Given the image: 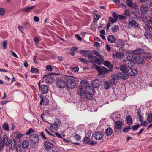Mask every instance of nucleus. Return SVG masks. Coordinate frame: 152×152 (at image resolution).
<instances>
[{
	"label": "nucleus",
	"mask_w": 152,
	"mask_h": 152,
	"mask_svg": "<svg viewBox=\"0 0 152 152\" xmlns=\"http://www.w3.org/2000/svg\"><path fill=\"white\" fill-rule=\"evenodd\" d=\"M25 135L30 136L29 139L32 143H35L38 142V137L36 135L35 131L32 128H30Z\"/></svg>",
	"instance_id": "f257e3e1"
},
{
	"label": "nucleus",
	"mask_w": 152,
	"mask_h": 152,
	"mask_svg": "<svg viewBox=\"0 0 152 152\" xmlns=\"http://www.w3.org/2000/svg\"><path fill=\"white\" fill-rule=\"evenodd\" d=\"M72 77L75 78V77L69 75H66L64 77V79L66 82L68 87L70 88L73 89L75 86L76 83L75 80L72 78Z\"/></svg>",
	"instance_id": "f03ea898"
},
{
	"label": "nucleus",
	"mask_w": 152,
	"mask_h": 152,
	"mask_svg": "<svg viewBox=\"0 0 152 152\" xmlns=\"http://www.w3.org/2000/svg\"><path fill=\"white\" fill-rule=\"evenodd\" d=\"M96 68L97 69L98 75H102L103 76H105L107 73L108 72H109V70L105 67H102V68L98 66L97 65L96 66Z\"/></svg>",
	"instance_id": "7ed1b4c3"
},
{
	"label": "nucleus",
	"mask_w": 152,
	"mask_h": 152,
	"mask_svg": "<svg viewBox=\"0 0 152 152\" xmlns=\"http://www.w3.org/2000/svg\"><path fill=\"white\" fill-rule=\"evenodd\" d=\"M42 78L45 82L48 84H52L54 80V78L50 75H45L43 76Z\"/></svg>",
	"instance_id": "20e7f679"
},
{
	"label": "nucleus",
	"mask_w": 152,
	"mask_h": 152,
	"mask_svg": "<svg viewBox=\"0 0 152 152\" xmlns=\"http://www.w3.org/2000/svg\"><path fill=\"white\" fill-rule=\"evenodd\" d=\"M124 65L129 68H132L134 66L135 63L134 61L132 59H127L123 60Z\"/></svg>",
	"instance_id": "39448f33"
},
{
	"label": "nucleus",
	"mask_w": 152,
	"mask_h": 152,
	"mask_svg": "<svg viewBox=\"0 0 152 152\" xmlns=\"http://www.w3.org/2000/svg\"><path fill=\"white\" fill-rule=\"evenodd\" d=\"M86 92L88 93L89 96L86 95L87 99H92L93 98V95L94 94L95 91L93 88L91 86H89L87 89L85 90Z\"/></svg>",
	"instance_id": "423d86ee"
},
{
	"label": "nucleus",
	"mask_w": 152,
	"mask_h": 152,
	"mask_svg": "<svg viewBox=\"0 0 152 152\" xmlns=\"http://www.w3.org/2000/svg\"><path fill=\"white\" fill-rule=\"evenodd\" d=\"M57 85L58 87L61 89L64 88L66 85V83L63 80H58L57 82Z\"/></svg>",
	"instance_id": "0eeeda50"
},
{
	"label": "nucleus",
	"mask_w": 152,
	"mask_h": 152,
	"mask_svg": "<svg viewBox=\"0 0 152 152\" xmlns=\"http://www.w3.org/2000/svg\"><path fill=\"white\" fill-rule=\"evenodd\" d=\"M146 60V58L144 56L140 55L137 56L136 58V61L138 64H142L145 62Z\"/></svg>",
	"instance_id": "6e6552de"
},
{
	"label": "nucleus",
	"mask_w": 152,
	"mask_h": 152,
	"mask_svg": "<svg viewBox=\"0 0 152 152\" xmlns=\"http://www.w3.org/2000/svg\"><path fill=\"white\" fill-rule=\"evenodd\" d=\"M103 135V134L102 132H96L93 136L96 140H99L102 138Z\"/></svg>",
	"instance_id": "1a4fd4ad"
},
{
	"label": "nucleus",
	"mask_w": 152,
	"mask_h": 152,
	"mask_svg": "<svg viewBox=\"0 0 152 152\" xmlns=\"http://www.w3.org/2000/svg\"><path fill=\"white\" fill-rule=\"evenodd\" d=\"M101 82L99 80L95 79L92 81V85L93 87L97 88L100 86Z\"/></svg>",
	"instance_id": "9d476101"
},
{
	"label": "nucleus",
	"mask_w": 152,
	"mask_h": 152,
	"mask_svg": "<svg viewBox=\"0 0 152 152\" xmlns=\"http://www.w3.org/2000/svg\"><path fill=\"white\" fill-rule=\"evenodd\" d=\"M40 98H41V100L40 102V105H42V104L44 105L47 106L49 103V100L47 98H43V97L40 94L39 95Z\"/></svg>",
	"instance_id": "9b49d317"
},
{
	"label": "nucleus",
	"mask_w": 152,
	"mask_h": 152,
	"mask_svg": "<svg viewBox=\"0 0 152 152\" xmlns=\"http://www.w3.org/2000/svg\"><path fill=\"white\" fill-rule=\"evenodd\" d=\"M89 62L91 63H96L98 65L101 64L99 59L95 56H93L90 59Z\"/></svg>",
	"instance_id": "f8f14e48"
},
{
	"label": "nucleus",
	"mask_w": 152,
	"mask_h": 152,
	"mask_svg": "<svg viewBox=\"0 0 152 152\" xmlns=\"http://www.w3.org/2000/svg\"><path fill=\"white\" fill-rule=\"evenodd\" d=\"M133 10L135 11L132 12L133 14H136L137 12H139V9L136 3H133L132 6L131 7Z\"/></svg>",
	"instance_id": "ddd939ff"
},
{
	"label": "nucleus",
	"mask_w": 152,
	"mask_h": 152,
	"mask_svg": "<svg viewBox=\"0 0 152 152\" xmlns=\"http://www.w3.org/2000/svg\"><path fill=\"white\" fill-rule=\"evenodd\" d=\"M129 75L127 72H122L118 73V76L124 79H126L128 78Z\"/></svg>",
	"instance_id": "4468645a"
},
{
	"label": "nucleus",
	"mask_w": 152,
	"mask_h": 152,
	"mask_svg": "<svg viewBox=\"0 0 152 152\" xmlns=\"http://www.w3.org/2000/svg\"><path fill=\"white\" fill-rule=\"evenodd\" d=\"M127 73L129 75L134 76L137 74V72L135 69L129 68L128 70Z\"/></svg>",
	"instance_id": "2eb2a0df"
},
{
	"label": "nucleus",
	"mask_w": 152,
	"mask_h": 152,
	"mask_svg": "<svg viewBox=\"0 0 152 152\" xmlns=\"http://www.w3.org/2000/svg\"><path fill=\"white\" fill-rule=\"evenodd\" d=\"M115 128L117 130L121 129V126L123 125V123L121 121H116L115 123Z\"/></svg>",
	"instance_id": "dca6fc26"
},
{
	"label": "nucleus",
	"mask_w": 152,
	"mask_h": 152,
	"mask_svg": "<svg viewBox=\"0 0 152 152\" xmlns=\"http://www.w3.org/2000/svg\"><path fill=\"white\" fill-rule=\"evenodd\" d=\"M35 7V6H27L23 8L22 11L25 12H29L32 10Z\"/></svg>",
	"instance_id": "f3484780"
},
{
	"label": "nucleus",
	"mask_w": 152,
	"mask_h": 152,
	"mask_svg": "<svg viewBox=\"0 0 152 152\" xmlns=\"http://www.w3.org/2000/svg\"><path fill=\"white\" fill-rule=\"evenodd\" d=\"M128 25L131 26H134L135 27H138L139 25L137 22L133 19L129 20Z\"/></svg>",
	"instance_id": "a211bd4d"
},
{
	"label": "nucleus",
	"mask_w": 152,
	"mask_h": 152,
	"mask_svg": "<svg viewBox=\"0 0 152 152\" xmlns=\"http://www.w3.org/2000/svg\"><path fill=\"white\" fill-rule=\"evenodd\" d=\"M113 56L114 57H116V58H122L124 57V54L120 52L116 51L115 54L113 53Z\"/></svg>",
	"instance_id": "6ab92c4d"
},
{
	"label": "nucleus",
	"mask_w": 152,
	"mask_h": 152,
	"mask_svg": "<svg viewBox=\"0 0 152 152\" xmlns=\"http://www.w3.org/2000/svg\"><path fill=\"white\" fill-rule=\"evenodd\" d=\"M80 86L82 88H85V90L87 89L88 86V83L85 80H82L80 82Z\"/></svg>",
	"instance_id": "aec40b11"
},
{
	"label": "nucleus",
	"mask_w": 152,
	"mask_h": 152,
	"mask_svg": "<svg viewBox=\"0 0 152 152\" xmlns=\"http://www.w3.org/2000/svg\"><path fill=\"white\" fill-rule=\"evenodd\" d=\"M140 10L143 14H146L148 12L149 10L148 7L143 5L141 6Z\"/></svg>",
	"instance_id": "412c9836"
},
{
	"label": "nucleus",
	"mask_w": 152,
	"mask_h": 152,
	"mask_svg": "<svg viewBox=\"0 0 152 152\" xmlns=\"http://www.w3.org/2000/svg\"><path fill=\"white\" fill-rule=\"evenodd\" d=\"M45 149L47 150L50 149L53 147L52 144L48 141L45 142Z\"/></svg>",
	"instance_id": "4be33fe9"
},
{
	"label": "nucleus",
	"mask_w": 152,
	"mask_h": 152,
	"mask_svg": "<svg viewBox=\"0 0 152 152\" xmlns=\"http://www.w3.org/2000/svg\"><path fill=\"white\" fill-rule=\"evenodd\" d=\"M116 38L113 35H110L107 37L108 41L111 43H115L116 41Z\"/></svg>",
	"instance_id": "5701e85b"
},
{
	"label": "nucleus",
	"mask_w": 152,
	"mask_h": 152,
	"mask_svg": "<svg viewBox=\"0 0 152 152\" xmlns=\"http://www.w3.org/2000/svg\"><path fill=\"white\" fill-rule=\"evenodd\" d=\"M40 89L42 92L44 94L47 93L48 91V88L45 85H42L40 86Z\"/></svg>",
	"instance_id": "b1692460"
},
{
	"label": "nucleus",
	"mask_w": 152,
	"mask_h": 152,
	"mask_svg": "<svg viewBox=\"0 0 152 152\" xmlns=\"http://www.w3.org/2000/svg\"><path fill=\"white\" fill-rule=\"evenodd\" d=\"M124 45L121 40L118 41L115 45V46L117 47H119V49H121L124 50Z\"/></svg>",
	"instance_id": "393cba45"
},
{
	"label": "nucleus",
	"mask_w": 152,
	"mask_h": 152,
	"mask_svg": "<svg viewBox=\"0 0 152 152\" xmlns=\"http://www.w3.org/2000/svg\"><path fill=\"white\" fill-rule=\"evenodd\" d=\"M29 143L28 140H24L22 144V147L24 149H26L28 148Z\"/></svg>",
	"instance_id": "a878e982"
},
{
	"label": "nucleus",
	"mask_w": 152,
	"mask_h": 152,
	"mask_svg": "<svg viewBox=\"0 0 152 152\" xmlns=\"http://www.w3.org/2000/svg\"><path fill=\"white\" fill-rule=\"evenodd\" d=\"M59 126L55 122L54 123L51 124L50 125V128L51 129L57 131L58 129Z\"/></svg>",
	"instance_id": "bb28decb"
},
{
	"label": "nucleus",
	"mask_w": 152,
	"mask_h": 152,
	"mask_svg": "<svg viewBox=\"0 0 152 152\" xmlns=\"http://www.w3.org/2000/svg\"><path fill=\"white\" fill-rule=\"evenodd\" d=\"M113 130L111 128L109 127L105 130V133L107 136L111 135L113 133Z\"/></svg>",
	"instance_id": "cd10ccee"
},
{
	"label": "nucleus",
	"mask_w": 152,
	"mask_h": 152,
	"mask_svg": "<svg viewBox=\"0 0 152 152\" xmlns=\"http://www.w3.org/2000/svg\"><path fill=\"white\" fill-rule=\"evenodd\" d=\"M143 51L142 49L139 48L133 50L132 52L134 54L138 55L142 53Z\"/></svg>",
	"instance_id": "c85d7f7f"
},
{
	"label": "nucleus",
	"mask_w": 152,
	"mask_h": 152,
	"mask_svg": "<svg viewBox=\"0 0 152 152\" xmlns=\"http://www.w3.org/2000/svg\"><path fill=\"white\" fill-rule=\"evenodd\" d=\"M104 66L110 69H112L113 68V66L111 64L110 62L108 61H104L103 63Z\"/></svg>",
	"instance_id": "c756f323"
},
{
	"label": "nucleus",
	"mask_w": 152,
	"mask_h": 152,
	"mask_svg": "<svg viewBox=\"0 0 152 152\" xmlns=\"http://www.w3.org/2000/svg\"><path fill=\"white\" fill-rule=\"evenodd\" d=\"M77 49L78 48L77 47L72 48L70 49V54L72 56H74L75 53V51L77 50Z\"/></svg>",
	"instance_id": "7c9ffc66"
},
{
	"label": "nucleus",
	"mask_w": 152,
	"mask_h": 152,
	"mask_svg": "<svg viewBox=\"0 0 152 152\" xmlns=\"http://www.w3.org/2000/svg\"><path fill=\"white\" fill-rule=\"evenodd\" d=\"M3 140L2 142L3 143V145L4 144L6 145L8 140V137L5 135H4L3 137Z\"/></svg>",
	"instance_id": "2f4dec72"
},
{
	"label": "nucleus",
	"mask_w": 152,
	"mask_h": 152,
	"mask_svg": "<svg viewBox=\"0 0 152 152\" xmlns=\"http://www.w3.org/2000/svg\"><path fill=\"white\" fill-rule=\"evenodd\" d=\"M88 52L89 50H83L80 51V53L83 56L85 57H87Z\"/></svg>",
	"instance_id": "473e14b6"
},
{
	"label": "nucleus",
	"mask_w": 152,
	"mask_h": 152,
	"mask_svg": "<svg viewBox=\"0 0 152 152\" xmlns=\"http://www.w3.org/2000/svg\"><path fill=\"white\" fill-rule=\"evenodd\" d=\"M133 53H128L126 54V58L127 59H131L133 58Z\"/></svg>",
	"instance_id": "72a5a7b5"
},
{
	"label": "nucleus",
	"mask_w": 152,
	"mask_h": 152,
	"mask_svg": "<svg viewBox=\"0 0 152 152\" xmlns=\"http://www.w3.org/2000/svg\"><path fill=\"white\" fill-rule=\"evenodd\" d=\"M120 69L121 71L122 72H127L128 69H127V67H125L123 65H120Z\"/></svg>",
	"instance_id": "f704fd0d"
},
{
	"label": "nucleus",
	"mask_w": 152,
	"mask_h": 152,
	"mask_svg": "<svg viewBox=\"0 0 152 152\" xmlns=\"http://www.w3.org/2000/svg\"><path fill=\"white\" fill-rule=\"evenodd\" d=\"M119 29V26L117 25H115L112 28H111L112 31L113 33L117 32L118 31V30Z\"/></svg>",
	"instance_id": "c9c22d12"
},
{
	"label": "nucleus",
	"mask_w": 152,
	"mask_h": 152,
	"mask_svg": "<svg viewBox=\"0 0 152 152\" xmlns=\"http://www.w3.org/2000/svg\"><path fill=\"white\" fill-rule=\"evenodd\" d=\"M126 119L128 124L129 125H131L132 123V121L131 117L129 116H128L126 117Z\"/></svg>",
	"instance_id": "e433bc0d"
},
{
	"label": "nucleus",
	"mask_w": 152,
	"mask_h": 152,
	"mask_svg": "<svg viewBox=\"0 0 152 152\" xmlns=\"http://www.w3.org/2000/svg\"><path fill=\"white\" fill-rule=\"evenodd\" d=\"M133 4L132 3V0H126V4L127 6L131 7L132 5Z\"/></svg>",
	"instance_id": "4c0bfd02"
},
{
	"label": "nucleus",
	"mask_w": 152,
	"mask_h": 152,
	"mask_svg": "<svg viewBox=\"0 0 152 152\" xmlns=\"http://www.w3.org/2000/svg\"><path fill=\"white\" fill-rule=\"evenodd\" d=\"M147 120L149 123H151L152 122V113H150L148 114Z\"/></svg>",
	"instance_id": "58836bf2"
},
{
	"label": "nucleus",
	"mask_w": 152,
	"mask_h": 152,
	"mask_svg": "<svg viewBox=\"0 0 152 152\" xmlns=\"http://www.w3.org/2000/svg\"><path fill=\"white\" fill-rule=\"evenodd\" d=\"M110 83H109V82L106 81L105 82L104 86L106 89H109L110 87Z\"/></svg>",
	"instance_id": "ea45409f"
},
{
	"label": "nucleus",
	"mask_w": 152,
	"mask_h": 152,
	"mask_svg": "<svg viewBox=\"0 0 152 152\" xmlns=\"http://www.w3.org/2000/svg\"><path fill=\"white\" fill-rule=\"evenodd\" d=\"M83 89L81 88L79 91L78 92V94L79 95H80L81 96H83V97L86 94V92H85L83 90Z\"/></svg>",
	"instance_id": "a19ab883"
},
{
	"label": "nucleus",
	"mask_w": 152,
	"mask_h": 152,
	"mask_svg": "<svg viewBox=\"0 0 152 152\" xmlns=\"http://www.w3.org/2000/svg\"><path fill=\"white\" fill-rule=\"evenodd\" d=\"M3 128L6 131H8L9 130V125L7 123H5L3 126Z\"/></svg>",
	"instance_id": "79ce46f5"
},
{
	"label": "nucleus",
	"mask_w": 152,
	"mask_h": 152,
	"mask_svg": "<svg viewBox=\"0 0 152 152\" xmlns=\"http://www.w3.org/2000/svg\"><path fill=\"white\" fill-rule=\"evenodd\" d=\"M100 18V16L97 14H95L93 16V20L95 21H97Z\"/></svg>",
	"instance_id": "37998d69"
},
{
	"label": "nucleus",
	"mask_w": 152,
	"mask_h": 152,
	"mask_svg": "<svg viewBox=\"0 0 152 152\" xmlns=\"http://www.w3.org/2000/svg\"><path fill=\"white\" fill-rule=\"evenodd\" d=\"M83 64H87L88 63L87 60L85 58H78Z\"/></svg>",
	"instance_id": "c03bdc74"
},
{
	"label": "nucleus",
	"mask_w": 152,
	"mask_h": 152,
	"mask_svg": "<svg viewBox=\"0 0 152 152\" xmlns=\"http://www.w3.org/2000/svg\"><path fill=\"white\" fill-rule=\"evenodd\" d=\"M93 52L94 53L95 55H96L99 58H102V55L99 54V52L98 51L94 50L93 51Z\"/></svg>",
	"instance_id": "a18cd8bd"
},
{
	"label": "nucleus",
	"mask_w": 152,
	"mask_h": 152,
	"mask_svg": "<svg viewBox=\"0 0 152 152\" xmlns=\"http://www.w3.org/2000/svg\"><path fill=\"white\" fill-rule=\"evenodd\" d=\"M7 42L6 40L4 41L2 43L3 49H6L7 47Z\"/></svg>",
	"instance_id": "49530a36"
},
{
	"label": "nucleus",
	"mask_w": 152,
	"mask_h": 152,
	"mask_svg": "<svg viewBox=\"0 0 152 152\" xmlns=\"http://www.w3.org/2000/svg\"><path fill=\"white\" fill-rule=\"evenodd\" d=\"M146 24L148 27L152 28V21L149 20L146 23Z\"/></svg>",
	"instance_id": "de8ad7c7"
},
{
	"label": "nucleus",
	"mask_w": 152,
	"mask_h": 152,
	"mask_svg": "<svg viewBox=\"0 0 152 152\" xmlns=\"http://www.w3.org/2000/svg\"><path fill=\"white\" fill-rule=\"evenodd\" d=\"M130 12L128 9H126L125 10L124 14L126 16H129L130 15Z\"/></svg>",
	"instance_id": "09e8293b"
},
{
	"label": "nucleus",
	"mask_w": 152,
	"mask_h": 152,
	"mask_svg": "<svg viewBox=\"0 0 152 152\" xmlns=\"http://www.w3.org/2000/svg\"><path fill=\"white\" fill-rule=\"evenodd\" d=\"M140 127L139 124H137L136 125H134L132 127V129L133 130H137Z\"/></svg>",
	"instance_id": "8fccbe9b"
},
{
	"label": "nucleus",
	"mask_w": 152,
	"mask_h": 152,
	"mask_svg": "<svg viewBox=\"0 0 152 152\" xmlns=\"http://www.w3.org/2000/svg\"><path fill=\"white\" fill-rule=\"evenodd\" d=\"M31 72L34 73H38V69L37 68L32 67L31 70Z\"/></svg>",
	"instance_id": "3c124183"
},
{
	"label": "nucleus",
	"mask_w": 152,
	"mask_h": 152,
	"mask_svg": "<svg viewBox=\"0 0 152 152\" xmlns=\"http://www.w3.org/2000/svg\"><path fill=\"white\" fill-rule=\"evenodd\" d=\"M93 56L92 53L89 50V52L88 53V54L87 55V57L88 58L90 59Z\"/></svg>",
	"instance_id": "603ef678"
},
{
	"label": "nucleus",
	"mask_w": 152,
	"mask_h": 152,
	"mask_svg": "<svg viewBox=\"0 0 152 152\" xmlns=\"http://www.w3.org/2000/svg\"><path fill=\"white\" fill-rule=\"evenodd\" d=\"M145 56L148 59H151L152 57V55L151 54L149 53H147L145 54Z\"/></svg>",
	"instance_id": "864d4df0"
},
{
	"label": "nucleus",
	"mask_w": 152,
	"mask_h": 152,
	"mask_svg": "<svg viewBox=\"0 0 152 152\" xmlns=\"http://www.w3.org/2000/svg\"><path fill=\"white\" fill-rule=\"evenodd\" d=\"M119 77V76H118V75L113 74L112 75V78L115 80L118 79Z\"/></svg>",
	"instance_id": "5fc2aeb1"
},
{
	"label": "nucleus",
	"mask_w": 152,
	"mask_h": 152,
	"mask_svg": "<svg viewBox=\"0 0 152 152\" xmlns=\"http://www.w3.org/2000/svg\"><path fill=\"white\" fill-rule=\"evenodd\" d=\"M90 140V139L89 138L86 137L84 138L83 140V141L84 143H88L89 142Z\"/></svg>",
	"instance_id": "6e6d98bb"
},
{
	"label": "nucleus",
	"mask_w": 152,
	"mask_h": 152,
	"mask_svg": "<svg viewBox=\"0 0 152 152\" xmlns=\"http://www.w3.org/2000/svg\"><path fill=\"white\" fill-rule=\"evenodd\" d=\"M131 129L130 126H128L127 127L125 128L123 130V132L124 133H127L128 132L129 130Z\"/></svg>",
	"instance_id": "4d7b16f0"
},
{
	"label": "nucleus",
	"mask_w": 152,
	"mask_h": 152,
	"mask_svg": "<svg viewBox=\"0 0 152 152\" xmlns=\"http://www.w3.org/2000/svg\"><path fill=\"white\" fill-rule=\"evenodd\" d=\"M112 15L114 19L117 21L118 19V16L114 12H113L112 13Z\"/></svg>",
	"instance_id": "13d9d810"
},
{
	"label": "nucleus",
	"mask_w": 152,
	"mask_h": 152,
	"mask_svg": "<svg viewBox=\"0 0 152 152\" xmlns=\"http://www.w3.org/2000/svg\"><path fill=\"white\" fill-rule=\"evenodd\" d=\"M75 139L77 140H79L81 139L80 137L77 134H75Z\"/></svg>",
	"instance_id": "bf43d9fd"
},
{
	"label": "nucleus",
	"mask_w": 152,
	"mask_h": 152,
	"mask_svg": "<svg viewBox=\"0 0 152 152\" xmlns=\"http://www.w3.org/2000/svg\"><path fill=\"white\" fill-rule=\"evenodd\" d=\"M5 12L4 10V8H0V15H3Z\"/></svg>",
	"instance_id": "052dcab7"
},
{
	"label": "nucleus",
	"mask_w": 152,
	"mask_h": 152,
	"mask_svg": "<svg viewBox=\"0 0 152 152\" xmlns=\"http://www.w3.org/2000/svg\"><path fill=\"white\" fill-rule=\"evenodd\" d=\"M18 29L21 32L23 31V27L22 26H20L18 27Z\"/></svg>",
	"instance_id": "680f3d73"
},
{
	"label": "nucleus",
	"mask_w": 152,
	"mask_h": 152,
	"mask_svg": "<svg viewBox=\"0 0 152 152\" xmlns=\"http://www.w3.org/2000/svg\"><path fill=\"white\" fill-rule=\"evenodd\" d=\"M109 83H110V85H115V80L113 79L110 80Z\"/></svg>",
	"instance_id": "e2e57ef3"
},
{
	"label": "nucleus",
	"mask_w": 152,
	"mask_h": 152,
	"mask_svg": "<svg viewBox=\"0 0 152 152\" xmlns=\"http://www.w3.org/2000/svg\"><path fill=\"white\" fill-rule=\"evenodd\" d=\"M109 19L110 21L112 23H115L116 21L114 19H113L112 17H110L109 18Z\"/></svg>",
	"instance_id": "0e129e2a"
},
{
	"label": "nucleus",
	"mask_w": 152,
	"mask_h": 152,
	"mask_svg": "<svg viewBox=\"0 0 152 152\" xmlns=\"http://www.w3.org/2000/svg\"><path fill=\"white\" fill-rule=\"evenodd\" d=\"M3 148V143L2 142V140H0V150H1Z\"/></svg>",
	"instance_id": "69168bd1"
},
{
	"label": "nucleus",
	"mask_w": 152,
	"mask_h": 152,
	"mask_svg": "<svg viewBox=\"0 0 152 152\" xmlns=\"http://www.w3.org/2000/svg\"><path fill=\"white\" fill-rule=\"evenodd\" d=\"M46 68L48 71H51L52 70L51 66L50 65L46 66Z\"/></svg>",
	"instance_id": "338daca9"
},
{
	"label": "nucleus",
	"mask_w": 152,
	"mask_h": 152,
	"mask_svg": "<svg viewBox=\"0 0 152 152\" xmlns=\"http://www.w3.org/2000/svg\"><path fill=\"white\" fill-rule=\"evenodd\" d=\"M141 112L140 109V108H138L137 110V115L138 116V117H140V116H142L141 115Z\"/></svg>",
	"instance_id": "774afa93"
}]
</instances>
